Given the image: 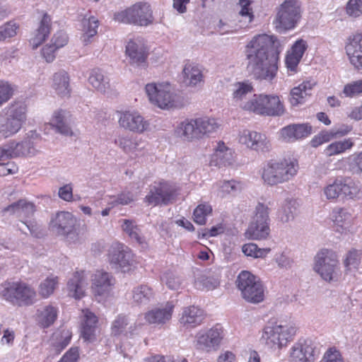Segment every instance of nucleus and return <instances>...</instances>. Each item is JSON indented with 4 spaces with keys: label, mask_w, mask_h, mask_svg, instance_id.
<instances>
[{
    "label": "nucleus",
    "mask_w": 362,
    "mask_h": 362,
    "mask_svg": "<svg viewBox=\"0 0 362 362\" xmlns=\"http://www.w3.org/2000/svg\"><path fill=\"white\" fill-rule=\"evenodd\" d=\"M280 42L276 37L257 35L245 47L247 70L256 80L272 83L278 71Z\"/></svg>",
    "instance_id": "obj_1"
},
{
    "label": "nucleus",
    "mask_w": 362,
    "mask_h": 362,
    "mask_svg": "<svg viewBox=\"0 0 362 362\" xmlns=\"http://www.w3.org/2000/svg\"><path fill=\"white\" fill-rule=\"evenodd\" d=\"M298 163L291 158L270 160L263 167L262 178L270 186L291 180L297 173Z\"/></svg>",
    "instance_id": "obj_2"
},
{
    "label": "nucleus",
    "mask_w": 362,
    "mask_h": 362,
    "mask_svg": "<svg viewBox=\"0 0 362 362\" xmlns=\"http://www.w3.org/2000/svg\"><path fill=\"white\" fill-rule=\"evenodd\" d=\"M113 18L119 23L144 27L152 24L154 20L150 4L141 1L115 13Z\"/></svg>",
    "instance_id": "obj_3"
},
{
    "label": "nucleus",
    "mask_w": 362,
    "mask_h": 362,
    "mask_svg": "<svg viewBox=\"0 0 362 362\" xmlns=\"http://www.w3.org/2000/svg\"><path fill=\"white\" fill-rule=\"evenodd\" d=\"M240 107L261 115L280 116L284 112V105L276 95L255 94Z\"/></svg>",
    "instance_id": "obj_4"
},
{
    "label": "nucleus",
    "mask_w": 362,
    "mask_h": 362,
    "mask_svg": "<svg viewBox=\"0 0 362 362\" xmlns=\"http://www.w3.org/2000/svg\"><path fill=\"white\" fill-rule=\"evenodd\" d=\"M296 332V327L292 325L269 322L264 328L261 341L269 349H281L292 339Z\"/></svg>",
    "instance_id": "obj_5"
},
{
    "label": "nucleus",
    "mask_w": 362,
    "mask_h": 362,
    "mask_svg": "<svg viewBox=\"0 0 362 362\" xmlns=\"http://www.w3.org/2000/svg\"><path fill=\"white\" fill-rule=\"evenodd\" d=\"M314 270L326 281H338L340 267L336 252L328 249L320 250L315 257Z\"/></svg>",
    "instance_id": "obj_6"
},
{
    "label": "nucleus",
    "mask_w": 362,
    "mask_h": 362,
    "mask_svg": "<svg viewBox=\"0 0 362 362\" xmlns=\"http://www.w3.org/2000/svg\"><path fill=\"white\" fill-rule=\"evenodd\" d=\"M218 128L216 119L209 117H199L195 119H186L179 127V132L186 139L192 141L209 136Z\"/></svg>",
    "instance_id": "obj_7"
},
{
    "label": "nucleus",
    "mask_w": 362,
    "mask_h": 362,
    "mask_svg": "<svg viewBox=\"0 0 362 362\" xmlns=\"http://www.w3.org/2000/svg\"><path fill=\"white\" fill-rule=\"evenodd\" d=\"M236 286L242 297L247 302L259 303L264 300V287L259 279L249 271L243 270L238 275Z\"/></svg>",
    "instance_id": "obj_8"
},
{
    "label": "nucleus",
    "mask_w": 362,
    "mask_h": 362,
    "mask_svg": "<svg viewBox=\"0 0 362 362\" xmlns=\"http://www.w3.org/2000/svg\"><path fill=\"white\" fill-rule=\"evenodd\" d=\"M76 225L75 216L70 212L62 211L52 215L49 227L57 235L65 237L69 242L76 243L80 240V237Z\"/></svg>",
    "instance_id": "obj_9"
},
{
    "label": "nucleus",
    "mask_w": 362,
    "mask_h": 362,
    "mask_svg": "<svg viewBox=\"0 0 362 362\" xmlns=\"http://www.w3.org/2000/svg\"><path fill=\"white\" fill-rule=\"evenodd\" d=\"M145 90L149 100L161 109L178 106L177 96L171 92L169 83H148Z\"/></svg>",
    "instance_id": "obj_10"
},
{
    "label": "nucleus",
    "mask_w": 362,
    "mask_h": 362,
    "mask_svg": "<svg viewBox=\"0 0 362 362\" xmlns=\"http://www.w3.org/2000/svg\"><path fill=\"white\" fill-rule=\"evenodd\" d=\"M301 17L298 0H285L279 7L276 17V28L284 30L295 28Z\"/></svg>",
    "instance_id": "obj_11"
},
{
    "label": "nucleus",
    "mask_w": 362,
    "mask_h": 362,
    "mask_svg": "<svg viewBox=\"0 0 362 362\" xmlns=\"http://www.w3.org/2000/svg\"><path fill=\"white\" fill-rule=\"evenodd\" d=\"M35 291L23 282H13L3 291L4 298L13 305H29L34 303Z\"/></svg>",
    "instance_id": "obj_12"
},
{
    "label": "nucleus",
    "mask_w": 362,
    "mask_h": 362,
    "mask_svg": "<svg viewBox=\"0 0 362 362\" xmlns=\"http://www.w3.org/2000/svg\"><path fill=\"white\" fill-rule=\"evenodd\" d=\"M323 192L329 200L335 199L340 195L348 199H354L358 195L360 188L349 178H336L324 187Z\"/></svg>",
    "instance_id": "obj_13"
},
{
    "label": "nucleus",
    "mask_w": 362,
    "mask_h": 362,
    "mask_svg": "<svg viewBox=\"0 0 362 362\" xmlns=\"http://www.w3.org/2000/svg\"><path fill=\"white\" fill-rule=\"evenodd\" d=\"M108 261L112 268L129 272L134 262L132 250L121 243L113 244L108 252Z\"/></svg>",
    "instance_id": "obj_14"
},
{
    "label": "nucleus",
    "mask_w": 362,
    "mask_h": 362,
    "mask_svg": "<svg viewBox=\"0 0 362 362\" xmlns=\"http://www.w3.org/2000/svg\"><path fill=\"white\" fill-rule=\"evenodd\" d=\"M175 188L167 182H155L150 186L148 194L145 201L150 205H167L175 199Z\"/></svg>",
    "instance_id": "obj_15"
},
{
    "label": "nucleus",
    "mask_w": 362,
    "mask_h": 362,
    "mask_svg": "<svg viewBox=\"0 0 362 362\" xmlns=\"http://www.w3.org/2000/svg\"><path fill=\"white\" fill-rule=\"evenodd\" d=\"M36 150L30 139H25L18 143L13 141L0 147V161L15 157L34 156Z\"/></svg>",
    "instance_id": "obj_16"
},
{
    "label": "nucleus",
    "mask_w": 362,
    "mask_h": 362,
    "mask_svg": "<svg viewBox=\"0 0 362 362\" xmlns=\"http://www.w3.org/2000/svg\"><path fill=\"white\" fill-rule=\"evenodd\" d=\"M239 141L257 151L268 152L271 148V144L267 136L254 131L244 130L240 136Z\"/></svg>",
    "instance_id": "obj_17"
},
{
    "label": "nucleus",
    "mask_w": 362,
    "mask_h": 362,
    "mask_svg": "<svg viewBox=\"0 0 362 362\" xmlns=\"http://www.w3.org/2000/svg\"><path fill=\"white\" fill-rule=\"evenodd\" d=\"M119 125L129 131L141 133L148 126V123L138 112L127 111L121 113L119 119Z\"/></svg>",
    "instance_id": "obj_18"
},
{
    "label": "nucleus",
    "mask_w": 362,
    "mask_h": 362,
    "mask_svg": "<svg viewBox=\"0 0 362 362\" xmlns=\"http://www.w3.org/2000/svg\"><path fill=\"white\" fill-rule=\"evenodd\" d=\"M351 64L358 70L362 69V33H356L349 37L346 45Z\"/></svg>",
    "instance_id": "obj_19"
},
{
    "label": "nucleus",
    "mask_w": 362,
    "mask_h": 362,
    "mask_svg": "<svg viewBox=\"0 0 362 362\" xmlns=\"http://www.w3.org/2000/svg\"><path fill=\"white\" fill-rule=\"evenodd\" d=\"M88 284V278L84 271L75 272L66 284L68 295L75 299L82 298Z\"/></svg>",
    "instance_id": "obj_20"
},
{
    "label": "nucleus",
    "mask_w": 362,
    "mask_h": 362,
    "mask_svg": "<svg viewBox=\"0 0 362 362\" xmlns=\"http://www.w3.org/2000/svg\"><path fill=\"white\" fill-rule=\"evenodd\" d=\"M292 362H311L314 360V348L310 340L294 344L291 352Z\"/></svg>",
    "instance_id": "obj_21"
},
{
    "label": "nucleus",
    "mask_w": 362,
    "mask_h": 362,
    "mask_svg": "<svg viewBox=\"0 0 362 362\" xmlns=\"http://www.w3.org/2000/svg\"><path fill=\"white\" fill-rule=\"evenodd\" d=\"M312 132V127L308 124H289L281 129V138L287 141H294L309 136Z\"/></svg>",
    "instance_id": "obj_22"
},
{
    "label": "nucleus",
    "mask_w": 362,
    "mask_h": 362,
    "mask_svg": "<svg viewBox=\"0 0 362 362\" xmlns=\"http://www.w3.org/2000/svg\"><path fill=\"white\" fill-rule=\"evenodd\" d=\"M115 280L113 276L104 271H97L93 279V291L95 295L103 296L108 293Z\"/></svg>",
    "instance_id": "obj_23"
},
{
    "label": "nucleus",
    "mask_w": 362,
    "mask_h": 362,
    "mask_svg": "<svg viewBox=\"0 0 362 362\" xmlns=\"http://www.w3.org/2000/svg\"><path fill=\"white\" fill-rule=\"evenodd\" d=\"M223 329L219 325L200 333L197 337V343L205 349L215 348L220 345L223 339Z\"/></svg>",
    "instance_id": "obj_24"
},
{
    "label": "nucleus",
    "mask_w": 362,
    "mask_h": 362,
    "mask_svg": "<svg viewBox=\"0 0 362 362\" xmlns=\"http://www.w3.org/2000/svg\"><path fill=\"white\" fill-rule=\"evenodd\" d=\"M83 319L81 327V337L84 341L93 342L96 339L95 330L98 323L97 316L88 310H83Z\"/></svg>",
    "instance_id": "obj_25"
},
{
    "label": "nucleus",
    "mask_w": 362,
    "mask_h": 362,
    "mask_svg": "<svg viewBox=\"0 0 362 362\" xmlns=\"http://www.w3.org/2000/svg\"><path fill=\"white\" fill-rule=\"evenodd\" d=\"M126 53L129 57V62L136 66L145 64L147 54L144 45L136 40H129L126 46Z\"/></svg>",
    "instance_id": "obj_26"
},
{
    "label": "nucleus",
    "mask_w": 362,
    "mask_h": 362,
    "mask_svg": "<svg viewBox=\"0 0 362 362\" xmlns=\"http://www.w3.org/2000/svg\"><path fill=\"white\" fill-rule=\"evenodd\" d=\"M173 308V303L168 302L163 308H156L148 311L145 318L151 324H164L171 318Z\"/></svg>",
    "instance_id": "obj_27"
},
{
    "label": "nucleus",
    "mask_w": 362,
    "mask_h": 362,
    "mask_svg": "<svg viewBox=\"0 0 362 362\" xmlns=\"http://www.w3.org/2000/svg\"><path fill=\"white\" fill-rule=\"evenodd\" d=\"M204 318V311L202 309L189 306L183 310L180 322L187 327H194L200 325Z\"/></svg>",
    "instance_id": "obj_28"
},
{
    "label": "nucleus",
    "mask_w": 362,
    "mask_h": 362,
    "mask_svg": "<svg viewBox=\"0 0 362 362\" xmlns=\"http://www.w3.org/2000/svg\"><path fill=\"white\" fill-rule=\"evenodd\" d=\"M35 211V204L25 199H20L5 207L3 210L4 212H9L11 214H16L19 217L25 218L31 216Z\"/></svg>",
    "instance_id": "obj_29"
},
{
    "label": "nucleus",
    "mask_w": 362,
    "mask_h": 362,
    "mask_svg": "<svg viewBox=\"0 0 362 362\" xmlns=\"http://www.w3.org/2000/svg\"><path fill=\"white\" fill-rule=\"evenodd\" d=\"M52 19L47 13H44L36 30L35 35L30 40L33 49H36L48 37L51 30Z\"/></svg>",
    "instance_id": "obj_30"
},
{
    "label": "nucleus",
    "mask_w": 362,
    "mask_h": 362,
    "mask_svg": "<svg viewBox=\"0 0 362 362\" xmlns=\"http://www.w3.org/2000/svg\"><path fill=\"white\" fill-rule=\"evenodd\" d=\"M233 162V153L231 149L228 148L224 144H218L216 151L212 155L210 165L218 168L229 165Z\"/></svg>",
    "instance_id": "obj_31"
},
{
    "label": "nucleus",
    "mask_w": 362,
    "mask_h": 362,
    "mask_svg": "<svg viewBox=\"0 0 362 362\" xmlns=\"http://www.w3.org/2000/svg\"><path fill=\"white\" fill-rule=\"evenodd\" d=\"M315 83L305 81L298 86L294 87L290 94V103L293 106L305 103V98L311 95V90Z\"/></svg>",
    "instance_id": "obj_32"
},
{
    "label": "nucleus",
    "mask_w": 362,
    "mask_h": 362,
    "mask_svg": "<svg viewBox=\"0 0 362 362\" xmlns=\"http://www.w3.org/2000/svg\"><path fill=\"white\" fill-rule=\"evenodd\" d=\"M52 88L55 90L57 94L61 97L70 95L69 77L65 71H60L54 74Z\"/></svg>",
    "instance_id": "obj_33"
},
{
    "label": "nucleus",
    "mask_w": 362,
    "mask_h": 362,
    "mask_svg": "<svg viewBox=\"0 0 362 362\" xmlns=\"http://www.w3.org/2000/svg\"><path fill=\"white\" fill-rule=\"evenodd\" d=\"M69 112L60 110L55 112L52 119V124L57 131L65 136H71L73 132L70 126L71 119Z\"/></svg>",
    "instance_id": "obj_34"
},
{
    "label": "nucleus",
    "mask_w": 362,
    "mask_h": 362,
    "mask_svg": "<svg viewBox=\"0 0 362 362\" xmlns=\"http://www.w3.org/2000/svg\"><path fill=\"white\" fill-rule=\"evenodd\" d=\"M26 112L27 107L23 103L15 102L6 108L5 117L23 125L26 121Z\"/></svg>",
    "instance_id": "obj_35"
},
{
    "label": "nucleus",
    "mask_w": 362,
    "mask_h": 362,
    "mask_svg": "<svg viewBox=\"0 0 362 362\" xmlns=\"http://www.w3.org/2000/svg\"><path fill=\"white\" fill-rule=\"evenodd\" d=\"M298 203L293 199H286L281 204L279 210V218L283 223H288L293 221L297 214Z\"/></svg>",
    "instance_id": "obj_36"
},
{
    "label": "nucleus",
    "mask_w": 362,
    "mask_h": 362,
    "mask_svg": "<svg viewBox=\"0 0 362 362\" xmlns=\"http://www.w3.org/2000/svg\"><path fill=\"white\" fill-rule=\"evenodd\" d=\"M269 233V225L252 221L245 232V235L249 239L260 240L267 238Z\"/></svg>",
    "instance_id": "obj_37"
},
{
    "label": "nucleus",
    "mask_w": 362,
    "mask_h": 362,
    "mask_svg": "<svg viewBox=\"0 0 362 362\" xmlns=\"http://www.w3.org/2000/svg\"><path fill=\"white\" fill-rule=\"evenodd\" d=\"M89 83L101 93H105L110 88L109 79L105 77L103 71L99 69L91 71L88 77Z\"/></svg>",
    "instance_id": "obj_38"
},
{
    "label": "nucleus",
    "mask_w": 362,
    "mask_h": 362,
    "mask_svg": "<svg viewBox=\"0 0 362 362\" xmlns=\"http://www.w3.org/2000/svg\"><path fill=\"white\" fill-rule=\"evenodd\" d=\"M253 91V88L251 83L244 82H237L233 85V98L236 103L240 105L247 101H244L247 99V96L251 94Z\"/></svg>",
    "instance_id": "obj_39"
},
{
    "label": "nucleus",
    "mask_w": 362,
    "mask_h": 362,
    "mask_svg": "<svg viewBox=\"0 0 362 362\" xmlns=\"http://www.w3.org/2000/svg\"><path fill=\"white\" fill-rule=\"evenodd\" d=\"M132 292L134 302L139 305H146L154 298L152 288L147 285L138 286Z\"/></svg>",
    "instance_id": "obj_40"
},
{
    "label": "nucleus",
    "mask_w": 362,
    "mask_h": 362,
    "mask_svg": "<svg viewBox=\"0 0 362 362\" xmlns=\"http://www.w3.org/2000/svg\"><path fill=\"white\" fill-rule=\"evenodd\" d=\"M184 82L189 86H197L202 81V74L197 66L189 64L183 69Z\"/></svg>",
    "instance_id": "obj_41"
},
{
    "label": "nucleus",
    "mask_w": 362,
    "mask_h": 362,
    "mask_svg": "<svg viewBox=\"0 0 362 362\" xmlns=\"http://www.w3.org/2000/svg\"><path fill=\"white\" fill-rule=\"evenodd\" d=\"M22 126L18 122L5 117L0 123V137L6 139L13 136L20 131Z\"/></svg>",
    "instance_id": "obj_42"
},
{
    "label": "nucleus",
    "mask_w": 362,
    "mask_h": 362,
    "mask_svg": "<svg viewBox=\"0 0 362 362\" xmlns=\"http://www.w3.org/2000/svg\"><path fill=\"white\" fill-rule=\"evenodd\" d=\"M57 317V310L52 305L44 308L39 315V322L43 327L52 325Z\"/></svg>",
    "instance_id": "obj_43"
},
{
    "label": "nucleus",
    "mask_w": 362,
    "mask_h": 362,
    "mask_svg": "<svg viewBox=\"0 0 362 362\" xmlns=\"http://www.w3.org/2000/svg\"><path fill=\"white\" fill-rule=\"evenodd\" d=\"M83 26L84 29V34L81 39L86 44H87L90 38L95 36L97 33L98 21L93 16H90L88 19L83 18Z\"/></svg>",
    "instance_id": "obj_44"
},
{
    "label": "nucleus",
    "mask_w": 362,
    "mask_h": 362,
    "mask_svg": "<svg viewBox=\"0 0 362 362\" xmlns=\"http://www.w3.org/2000/svg\"><path fill=\"white\" fill-rule=\"evenodd\" d=\"M242 252L247 257L252 258H263L270 252L269 248H259L255 243L244 244Z\"/></svg>",
    "instance_id": "obj_45"
},
{
    "label": "nucleus",
    "mask_w": 362,
    "mask_h": 362,
    "mask_svg": "<svg viewBox=\"0 0 362 362\" xmlns=\"http://www.w3.org/2000/svg\"><path fill=\"white\" fill-rule=\"evenodd\" d=\"M212 211V208L209 204H200L194 210L193 216L195 223L199 225H204L206 222V217Z\"/></svg>",
    "instance_id": "obj_46"
},
{
    "label": "nucleus",
    "mask_w": 362,
    "mask_h": 362,
    "mask_svg": "<svg viewBox=\"0 0 362 362\" xmlns=\"http://www.w3.org/2000/svg\"><path fill=\"white\" fill-rule=\"evenodd\" d=\"M353 146V143L349 139H345L344 141H336L329 144L325 152L328 156H332L344 152V151L349 149Z\"/></svg>",
    "instance_id": "obj_47"
},
{
    "label": "nucleus",
    "mask_w": 362,
    "mask_h": 362,
    "mask_svg": "<svg viewBox=\"0 0 362 362\" xmlns=\"http://www.w3.org/2000/svg\"><path fill=\"white\" fill-rule=\"evenodd\" d=\"M360 255L358 250L352 249L348 252L344 260L346 272H350L352 269L356 270L360 264Z\"/></svg>",
    "instance_id": "obj_48"
},
{
    "label": "nucleus",
    "mask_w": 362,
    "mask_h": 362,
    "mask_svg": "<svg viewBox=\"0 0 362 362\" xmlns=\"http://www.w3.org/2000/svg\"><path fill=\"white\" fill-rule=\"evenodd\" d=\"M57 283V277L47 278L40 284L39 288V293L43 298L49 297L51 294L53 293Z\"/></svg>",
    "instance_id": "obj_49"
},
{
    "label": "nucleus",
    "mask_w": 362,
    "mask_h": 362,
    "mask_svg": "<svg viewBox=\"0 0 362 362\" xmlns=\"http://www.w3.org/2000/svg\"><path fill=\"white\" fill-rule=\"evenodd\" d=\"M194 284L199 289L212 290L217 287L218 281L213 277L200 275L195 279Z\"/></svg>",
    "instance_id": "obj_50"
},
{
    "label": "nucleus",
    "mask_w": 362,
    "mask_h": 362,
    "mask_svg": "<svg viewBox=\"0 0 362 362\" xmlns=\"http://www.w3.org/2000/svg\"><path fill=\"white\" fill-rule=\"evenodd\" d=\"M348 168L353 175H360L362 174V151L349 158Z\"/></svg>",
    "instance_id": "obj_51"
},
{
    "label": "nucleus",
    "mask_w": 362,
    "mask_h": 362,
    "mask_svg": "<svg viewBox=\"0 0 362 362\" xmlns=\"http://www.w3.org/2000/svg\"><path fill=\"white\" fill-rule=\"evenodd\" d=\"M269 207L267 205L259 202L255 207V215L253 220L257 222H261L269 225Z\"/></svg>",
    "instance_id": "obj_52"
},
{
    "label": "nucleus",
    "mask_w": 362,
    "mask_h": 362,
    "mask_svg": "<svg viewBox=\"0 0 362 362\" xmlns=\"http://www.w3.org/2000/svg\"><path fill=\"white\" fill-rule=\"evenodd\" d=\"M128 325V320L124 315H118L113 321L111 327L112 334L115 336L123 334Z\"/></svg>",
    "instance_id": "obj_53"
},
{
    "label": "nucleus",
    "mask_w": 362,
    "mask_h": 362,
    "mask_svg": "<svg viewBox=\"0 0 362 362\" xmlns=\"http://www.w3.org/2000/svg\"><path fill=\"white\" fill-rule=\"evenodd\" d=\"M251 0H239V4L241 9L239 11V15L245 19V22L250 23L252 21L254 15L250 8Z\"/></svg>",
    "instance_id": "obj_54"
},
{
    "label": "nucleus",
    "mask_w": 362,
    "mask_h": 362,
    "mask_svg": "<svg viewBox=\"0 0 362 362\" xmlns=\"http://www.w3.org/2000/svg\"><path fill=\"white\" fill-rule=\"evenodd\" d=\"M346 9L349 16L354 18L360 16L362 14V0H349Z\"/></svg>",
    "instance_id": "obj_55"
},
{
    "label": "nucleus",
    "mask_w": 362,
    "mask_h": 362,
    "mask_svg": "<svg viewBox=\"0 0 362 362\" xmlns=\"http://www.w3.org/2000/svg\"><path fill=\"white\" fill-rule=\"evenodd\" d=\"M346 97H355L362 93V80L346 84L343 90Z\"/></svg>",
    "instance_id": "obj_56"
},
{
    "label": "nucleus",
    "mask_w": 362,
    "mask_h": 362,
    "mask_svg": "<svg viewBox=\"0 0 362 362\" xmlns=\"http://www.w3.org/2000/svg\"><path fill=\"white\" fill-rule=\"evenodd\" d=\"M224 232V228L222 224L211 227L210 229L202 228L198 231V238H209L210 237H215L217 235L223 233Z\"/></svg>",
    "instance_id": "obj_57"
},
{
    "label": "nucleus",
    "mask_w": 362,
    "mask_h": 362,
    "mask_svg": "<svg viewBox=\"0 0 362 362\" xmlns=\"http://www.w3.org/2000/svg\"><path fill=\"white\" fill-rule=\"evenodd\" d=\"M221 191L226 194H235L240 191L241 185L235 180L223 181L219 185Z\"/></svg>",
    "instance_id": "obj_58"
},
{
    "label": "nucleus",
    "mask_w": 362,
    "mask_h": 362,
    "mask_svg": "<svg viewBox=\"0 0 362 362\" xmlns=\"http://www.w3.org/2000/svg\"><path fill=\"white\" fill-rule=\"evenodd\" d=\"M333 220L334 221L341 226H343L345 223L349 221L351 219V214L348 212L347 209L340 208L335 209L333 211Z\"/></svg>",
    "instance_id": "obj_59"
},
{
    "label": "nucleus",
    "mask_w": 362,
    "mask_h": 362,
    "mask_svg": "<svg viewBox=\"0 0 362 362\" xmlns=\"http://www.w3.org/2000/svg\"><path fill=\"white\" fill-rule=\"evenodd\" d=\"M18 27L15 23L9 22L0 27V41L12 37L16 34Z\"/></svg>",
    "instance_id": "obj_60"
},
{
    "label": "nucleus",
    "mask_w": 362,
    "mask_h": 362,
    "mask_svg": "<svg viewBox=\"0 0 362 362\" xmlns=\"http://www.w3.org/2000/svg\"><path fill=\"white\" fill-rule=\"evenodd\" d=\"M162 281L165 282L166 286L172 290H177L180 288L181 281L179 277L176 276L172 272H166L162 277Z\"/></svg>",
    "instance_id": "obj_61"
},
{
    "label": "nucleus",
    "mask_w": 362,
    "mask_h": 362,
    "mask_svg": "<svg viewBox=\"0 0 362 362\" xmlns=\"http://www.w3.org/2000/svg\"><path fill=\"white\" fill-rule=\"evenodd\" d=\"M13 95V88L7 82L0 81V105L6 103Z\"/></svg>",
    "instance_id": "obj_62"
},
{
    "label": "nucleus",
    "mask_w": 362,
    "mask_h": 362,
    "mask_svg": "<svg viewBox=\"0 0 362 362\" xmlns=\"http://www.w3.org/2000/svg\"><path fill=\"white\" fill-rule=\"evenodd\" d=\"M115 144L127 153L133 151L136 148L137 146V144L135 141L124 137L116 139Z\"/></svg>",
    "instance_id": "obj_63"
},
{
    "label": "nucleus",
    "mask_w": 362,
    "mask_h": 362,
    "mask_svg": "<svg viewBox=\"0 0 362 362\" xmlns=\"http://www.w3.org/2000/svg\"><path fill=\"white\" fill-rule=\"evenodd\" d=\"M71 335L68 331L63 330L60 333V339L54 344V347L58 353H60L70 343Z\"/></svg>",
    "instance_id": "obj_64"
}]
</instances>
